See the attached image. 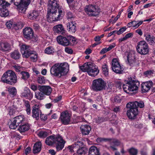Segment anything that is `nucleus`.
<instances>
[{
	"label": "nucleus",
	"instance_id": "nucleus-1",
	"mask_svg": "<svg viewBox=\"0 0 155 155\" xmlns=\"http://www.w3.org/2000/svg\"><path fill=\"white\" fill-rule=\"evenodd\" d=\"M64 15V10L60 5L58 0H49L47 17L48 22L59 21Z\"/></svg>",
	"mask_w": 155,
	"mask_h": 155
},
{
	"label": "nucleus",
	"instance_id": "nucleus-2",
	"mask_svg": "<svg viewBox=\"0 0 155 155\" xmlns=\"http://www.w3.org/2000/svg\"><path fill=\"white\" fill-rule=\"evenodd\" d=\"M69 70V65L66 62L54 64L50 69V73L53 76L61 78L66 75Z\"/></svg>",
	"mask_w": 155,
	"mask_h": 155
},
{
	"label": "nucleus",
	"instance_id": "nucleus-3",
	"mask_svg": "<svg viewBox=\"0 0 155 155\" xmlns=\"http://www.w3.org/2000/svg\"><path fill=\"white\" fill-rule=\"evenodd\" d=\"M31 47L25 44L23 45L21 47V52L23 57L28 58L30 57L31 60L33 62L37 60L38 55L36 53L31 50Z\"/></svg>",
	"mask_w": 155,
	"mask_h": 155
},
{
	"label": "nucleus",
	"instance_id": "nucleus-4",
	"mask_svg": "<svg viewBox=\"0 0 155 155\" xmlns=\"http://www.w3.org/2000/svg\"><path fill=\"white\" fill-rule=\"evenodd\" d=\"M1 80L4 83L12 85L16 83L17 77L14 72L12 70H8L3 74Z\"/></svg>",
	"mask_w": 155,
	"mask_h": 155
},
{
	"label": "nucleus",
	"instance_id": "nucleus-5",
	"mask_svg": "<svg viewBox=\"0 0 155 155\" xmlns=\"http://www.w3.org/2000/svg\"><path fill=\"white\" fill-rule=\"evenodd\" d=\"M76 40L75 37L71 35L64 37L60 35L57 38L58 43L63 46L73 45L76 43Z\"/></svg>",
	"mask_w": 155,
	"mask_h": 155
},
{
	"label": "nucleus",
	"instance_id": "nucleus-6",
	"mask_svg": "<svg viewBox=\"0 0 155 155\" xmlns=\"http://www.w3.org/2000/svg\"><path fill=\"white\" fill-rule=\"evenodd\" d=\"M139 85L140 83L138 81L132 80L126 81L124 84L123 87L125 92L129 93L130 92L137 90Z\"/></svg>",
	"mask_w": 155,
	"mask_h": 155
},
{
	"label": "nucleus",
	"instance_id": "nucleus-7",
	"mask_svg": "<svg viewBox=\"0 0 155 155\" xmlns=\"http://www.w3.org/2000/svg\"><path fill=\"white\" fill-rule=\"evenodd\" d=\"M84 144L82 142L78 141L75 142L74 144L68 147V148L70 151L72 152L74 150L77 151V153L78 154H85L87 151L86 147H84Z\"/></svg>",
	"mask_w": 155,
	"mask_h": 155
},
{
	"label": "nucleus",
	"instance_id": "nucleus-8",
	"mask_svg": "<svg viewBox=\"0 0 155 155\" xmlns=\"http://www.w3.org/2000/svg\"><path fill=\"white\" fill-rule=\"evenodd\" d=\"M127 107L129 109L127 112V114L128 118L131 119H135L138 114V109L135 107V104L130 102L127 104Z\"/></svg>",
	"mask_w": 155,
	"mask_h": 155
},
{
	"label": "nucleus",
	"instance_id": "nucleus-9",
	"mask_svg": "<svg viewBox=\"0 0 155 155\" xmlns=\"http://www.w3.org/2000/svg\"><path fill=\"white\" fill-rule=\"evenodd\" d=\"M137 52L141 55H145L148 54L149 48L148 44L144 40L139 41L136 47Z\"/></svg>",
	"mask_w": 155,
	"mask_h": 155
},
{
	"label": "nucleus",
	"instance_id": "nucleus-10",
	"mask_svg": "<svg viewBox=\"0 0 155 155\" xmlns=\"http://www.w3.org/2000/svg\"><path fill=\"white\" fill-rule=\"evenodd\" d=\"M106 83L101 78L95 79L93 81L91 88L93 91H98L106 89Z\"/></svg>",
	"mask_w": 155,
	"mask_h": 155
},
{
	"label": "nucleus",
	"instance_id": "nucleus-11",
	"mask_svg": "<svg viewBox=\"0 0 155 155\" xmlns=\"http://www.w3.org/2000/svg\"><path fill=\"white\" fill-rule=\"evenodd\" d=\"M30 2V0H14V3L19 12L24 13Z\"/></svg>",
	"mask_w": 155,
	"mask_h": 155
},
{
	"label": "nucleus",
	"instance_id": "nucleus-12",
	"mask_svg": "<svg viewBox=\"0 0 155 155\" xmlns=\"http://www.w3.org/2000/svg\"><path fill=\"white\" fill-rule=\"evenodd\" d=\"M84 11L88 15L91 16H96L99 13L97 7L93 4L86 5L85 7Z\"/></svg>",
	"mask_w": 155,
	"mask_h": 155
},
{
	"label": "nucleus",
	"instance_id": "nucleus-13",
	"mask_svg": "<svg viewBox=\"0 0 155 155\" xmlns=\"http://www.w3.org/2000/svg\"><path fill=\"white\" fill-rule=\"evenodd\" d=\"M111 68L113 71L117 74H122L124 72L123 66L121 65L118 60L116 58L112 60Z\"/></svg>",
	"mask_w": 155,
	"mask_h": 155
},
{
	"label": "nucleus",
	"instance_id": "nucleus-14",
	"mask_svg": "<svg viewBox=\"0 0 155 155\" xmlns=\"http://www.w3.org/2000/svg\"><path fill=\"white\" fill-rule=\"evenodd\" d=\"M54 143L56 148L58 151L61 150L64 147L65 142L63 140L61 136L59 135H55Z\"/></svg>",
	"mask_w": 155,
	"mask_h": 155
},
{
	"label": "nucleus",
	"instance_id": "nucleus-15",
	"mask_svg": "<svg viewBox=\"0 0 155 155\" xmlns=\"http://www.w3.org/2000/svg\"><path fill=\"white\" fill-rule=\"evenodd\" d=\"M10 4L7 2H0V15L1 16L6 17L8 15V12L6 8Z\"/></svg>",
	"mask_w": 155,
	"mask_h": 155
},
{
	"label": "nucleus",
	"instance_id": "nucleus-16",
	"mask_svg": "<svg viewBox=\"0 0 155 155\" xmlns=\"http://www.w3.org/2000/svg\"><path fill=\"white\" fill-rule=\"evenodd\" d=\"M70 115L68 112L66 111L61 113L60 118L63 124L67 125L70 123Z\"/></svg>",
	"mask_w": 155,
	"mask_h": 155
},
{
	"label": "nucleus",
	"instance_id": "nucleus-17",
	"mask_svg": "<svg viewBox=\"0 0 155 155\" xmlns=\"http://www.w3.org/2000/svg\"><path fill=\"white\" fill-rule=\"evenodd\" d=\"M99 72L98 67L91 63L87 71L88 74L92 77H95L98 74Z\"/></svg>",
	"mask_w": 155,
	"mask_h": 155
},
{
	"label": "nucleus",
	"instance_id": "nucleus-18",
	"mask_svg": "<svg viewBox=\"0 0 155 155\" xmlns=\"http://www.w3.org/2000/svg\"><path fill=\"white\" fill-rule=\"evenodd\" d=\"M38 89L39 91L43 92L44 95L49 96L51 93L52 88L49 86L38 85Z\"/></svg>",
	"mask_w": 155,
	"mask_h": 155
},
{
	"label": "nucleus",
	"instance_id": "nucleus-19",
	"mask_svg": "<svg viewBox=\"0 0 155 155\" xmlns=\"http://www.w3.org/2000/svg\"><path fill=\"white\" fill-rule=\"evenodd\" d=\"M41 113V112L39 109V105L37 104H35L32 108V117L36 120H38L39 115Z\"/></svg>",
	"mask_w": 155,
	"mask_h": 155
},
{
	"label": "nucleus",
	"instance_id": "nucleus-20",
	"mask_svg": "<svg viewBox=\"0 0 155 155\" xmlns=\"http://www.w3.org/2000/svg\"><path fill=\"white\" fill-rule=\"evenodd\" d=\"M54 33L59 35H64L65 34L66 31L63 25L61 24L54 26L53 28Z\"/></svg>",
	"mask_w": 155,
	"mask_h": 155
},
{
	"label": "nucleus",
	"instance_id": "nucleus-21",
	"mask_svg": "<svg viewBox=\"0 0 155 155\" xmlns=\"http://www.w3.org/2000/svg\"><path fill=\"white\" fill-rule=\"evenodd\" d=\"M153 83L152 81H149L143 82L141 84V90L143 92H147L153 86Z\"/></svg>",
	"mask_w": 155,
	"mask_h": 155
},
{
	"label": "nucleus",
	"instance_id": "nucleus-22",
	"mask_svg": "<svg viewBox=\"0 0 155 155\" xmlns=\"http://www.w3.org/2000/svg\"><path fill=\"white\" fill-rule=\"evenodd\" d=\"M21 96L22 97L31 100L33 98V94L31 93L30 90L26 87L25 88L24 92L21 94Z\"/></svg>",
	"mask_w": 155,
	"mask_h": 155
},
{
	"label": "nucleus",
	"instance_id": "nucleus-23",
	"mask_svg": "<svg viewBox=\"0 0 155 155\" xmlns=\"http://www.w3.org/2000/svg\"><path fill=\"white\" fill-rule=\"evenodd\" d=\"M23 35L24 37L27 39L31 38L33 35V32L32 29L30 28H26L23 30Z\"/></svg>",
	"mask_w": 155,
	"mask_h": 155
},
{
	"label": "nucleus",
	"instance_id": "nucleus-24",
	"mask_svg": "<svg viewBox=\"0 0 155 155\" xmlns=\"http://www.w3.org/2000/svg\"><path fill=\"white\" fill-rule=\"evenodd\" d=\"M67 29L71 33H74L76 31V24L73 21L68 22L67 24Z\"/></svg>",
	"mask_w": 155,
	"mask_h": 155
},
{
	"label": "nucleus",
	"instance_id": "nucleus-25",
	"mask_svg": "<svg viewBox=\"0 0 155 155\" xmlns=\"http://www.w3.org/2000/svg\"><path fill=\"white\" fill-rule=\"evenodd\" d=\"M146 40L151 45H153L155 43V38L153 36H151L150 34L147 33L144 35Z\"/></svg>",
	"mask_w": 155,
	"mask_h": 155
},
{
	"label": "nucleus",
	"instance_id": "nucleus-26",
	"mask_svg": "<svg viewBox=\"0 0 155 155\" xmlns=\"http://www.w3.org/2000/svg\"><path fill=\"white\" fill-rule=\"evenodd\" d=\"M9 56L12 59L17 60L20 59L21 54L18 50H15L9 53Z\"/></svg>",
	"mask_w": 155,
	"mask_h": 155
},
{
	"label": "nucleus",
	"instance_id": "nucleus-27",
	"mask_svg": "<svg viewBox=\"0 0 155 155\" xmlns=\"http://www.w3.org/2000/svg\"><path fill=\"white\" fill-rule=\"evenodd\" d=\"M30 125L27 123L23 124L19 126L18 130L20 133L25 132L28 130L30 128Z\"/></svg>",
	"mask_w": 155,
	"mask_h": 155
},
{
	"label": "nucleus",
	"instance_id": "nucleus-28",
	"mask_svg": "<svg viewBox=\"0 0 155 155\" xmlns=\"http://www.w3.org/2000/svg\"><path fill=\"white\" fill-rule=\"evenodd\" d=\"M134 55L129 53L128 55L127 60L129 64L131 66H134L136 64V59Z\"/></svg>",
	"mask_w": 155,
	"mask_h": 155
},
{
	"label": "nucleus",
	"instance_id": "nucleus-29",
	"mask_svg": "<svg viewBox=\"0 0 155 155\" xmlns=\"http://www.w3.org/2000/svg\"><path fill=\"white\" fill-rule=\"evenodd\" d=\"M80 128L82 134L84 135H88L91 129V127L87 125H81Z\"/></svg>",
	"mask_w": 155,
	"mask_h": 155
},
{
	"label": "nucleus",
	"instance_id": "nucleus-30",
	"mask_svg": "<svg viewBox=\"0 0 155 155\" xmlns=\"http://www.w3.org/2000/svg\"><path fill=\"white\" fill-rule=\"evenodd\" d=\"M88 155H100L98 149L94 146H91L89 149Z\"/></svg>",
	"mask_w": 155,
	"mask_h": 155
},
{
	"label": "nucleus",
	"instance_id": "nucleus-31",
	"mask_svg": "<svg viewBox=\"0 0 155 155\" xmlns=\"http://www.w3.org/2000/svg\"><path fill=\"white\" fill-rule=\"evenodd\" d=\"M14 121L17 123L18 125L20 124H23L25 121V118L24 115H19L14 118Z\"/></svg>",
	"mask_w": 155,
	"mask_h": 155
},
{
	"label": "nucleus",
	"instance_id": "nucleus-32",
	"mask_svg": "<svg viewBox=\"0 0 155 155\" xmlns=\"http://www.w3.org/2000/svg\"><path fill=\"white\" fill-rule=\"evenodd\" d=\"M41 143L40 142H36L33 147V152L36 153L40 152L41 149Z\"/></svg>",
	"mask_w": 155,
	"mask_h": 155
},
{
	"label": "nucleus",
	"instance_id": "nucleus-33",
	"mask_svg": "<svg viewBox=\"0 0 155 155\" xmlns=\"http://www.w3.org/2000/svg\"><path fill=\"white\" fill-rule=\"evenodd\" d=\"M10 49L9 44L5 43H0V50L3 52L8 51Z\"/></svg>",
	"mask_w": 155,
	"mask_h": 155
},
{
	"label": "nucleus",
	"instance_id": "nucleus-34",
	"mask_svg": "<svg viewBox=\"0 0 155 155\" xmlns=\"http://www.w3.org/2000/svg\"><path fill=\"white\" fill-rule=\"evenodd\" d=\"M54 136H50L47 137L45 140L46 143L48 145H51L54 143Z\"/></svg>",
	"mask_w": 155,
	"mask_h": 155
},
{
	"label": "nucleus",
	"instance_id": "nucleus-35",
	"mask_svg": "<svg viewBox=\"0 0 155 155\" xmlns=\"http://www.w3.org/2000/svg\"><path fill=\"white\" fill-rule=\"evenodd\" d=\"M38 15V13L37 11H33L32 12L29 13L28 17L31 19L35 20Z\"/></svg>",
	"mask_w": 155,
	"mask_h": 155
},
{
	"label": "nucleus",
	"instance_id": "nucleus-36",
	"mask_svg": "<svg viewBox=\"0 0 155 155\" xmlns=\"http://www.w3.org/2000/svg\"><path fill=\"white\" fill-rule=\"evenodd\" d=\"M5 25L8 28H14L15 30H17L18 29L17 25L12 21H9L7 22Z\"/></svg>",
	"mask_w": 155,
	"mask_h": 155
},
{
	"label": "nucleus",
	"instance_id": "nucleus-37",
	"mask_svg": "<svg viewBox=\"0 0 155 155\" xmlns=\"http://www.w3.org/2000/svg\"><path fill=\"white\" fill-rule=\"evenodd\" d=\"M35 97L36 98L39 100H42L45 97V95L43 92L37 91L35 93Z\"/></svg>",
	"mask_w": 155,
	"mask_h": 155
},
{
	"label": "nucleus",
	"instance_id": "nucleus-38",
	"mask_svg": "<svg viewBox=\"0 0 155 155\" xmlns=\"http://www.w3.org/2000/svg\"><path fill=\"white\" fill-rule=\"evenodd\" d=\"M24 101V105L25 107V110L26 111L27 113V114L30 115L31 114V110L29 102L27 101Z\"/></svg>",
	"mask_w": 155,
	"mask_h": 155
},
{
	"label": "nucleus",
	"instance_id": "nucleus-39",
	"mask_svg": "<svg viewBox=\"0 0 155 155\" xmlns=\"http://www.w3.org/2000/svg\"><path fill=\"white\" fill-rule=\"evenodd\" d=\"M54 49L53 47L49 46L45 49V52L48 54H53L54 52Z\"/></svg>",
	"mask_w": 155,
	"mask_h": 155
},
{
	"label": "nucleus",
	"instance_id": "nucleus-40",
	"mask_svg": "<svg viewBox=\"0 0 155 155\" xmlns=\"http://www.w3.org/2000/svg\"><path fill=\"white\" fill-rule=\"evenodd\" d=\"M91 63H88L87 64H84L83 65L80 66L79 68L83 72H87L89 69Z\"/></svg>",
	"mask_w": 155,
	"mask_h": 155
},
{
	"label": "nucleus",
	"instance_id": "nucleus-41",
	"mask_svg": "<svg viewBox=\"0 0 155 155\" xmlns=\"http://www.w3.org/2000/svg\"><path fill=\"white\" fill-rule=\"evenodd\" d=\"M20 74L22 75L21 78L25 81L27 80L30 77V74L28 72L23 71L21 72Z\"/></svg>",
	"mask_w": 155,
	"mask_h": 155
},
{
	"label": "nucleus",
	"instance_id": "nucleus-42",
	"mask_svg": "<svg viewBox=\"0 0 155 155\" xmlns=\"http://www.w3.org/2000/svg\"><path fill=\"white\" fill-rule=\"evenodd\" d=\"M133 34L132 33H129L127 34L125 37L123 38H120L119 39V42H121L122 41L127 39L128 38L132 37L133 36Z\"/></svg>",
	"mask_w": 155,
	"mask_h": 155
},
{
	"label": "nucleus",
	"instance_id": "nucleus-43",
	"mask_svg": "<svg viewBox=\"0 0 155 155\" xmlns=\"http://www.w3.org/2000/svg\"><path fill=\"white\" fill-rule=\"evenodd\" d=\"M132 104H135V107H139L140 108H142L144 107V104L143 101H140L138 102L137 101H135L134 102H131Z\"/></svg>",
	"mask_w": 155,
	"mask_h": 155
},
{
	"label": "nucleus",
	"instance_id": "nucleus-44",
	"mask_svg": "<svg viewBox=\"0 0 155 155\" xmlns=\"http://www.w3.org/2000/svg\"><path fill=\"white\" fill-rule=\"evenodd\" d=\"M144 75L149 78L155 75L154 73V71L152 70H149L145 71L144 73Z\"/></svg>",
	"mask_w": 155,
	"mask_h": 155
},
{
	"label": "nucleus",
	"instance_id": "nucleus-45",
	"mask_svg": "<svg viewBox=\"0 0 155 155\" xmlns=\"http://www.w3.org/2000/svg\"><path fill=\"white\" fill-rule=\"evenodd\" d=\"M143 21H132L133 27L135 28H138L143 23Z\"/></svg>",
	"mask_w": 155,
	"mask_h": 155
},
{
	"label": "nucleus",
	"instance_id": "nucleus-46",
	"mask_svg": "<svg viewBox=\"0 0 155 155\" xmlns=\"http://www.w3.org/2000/svg\"><path fill=\"white\" fill-rule=\"evenodd\" d=\"M8 91L10 94L14 97L15 96L17 93L15 87H12L8 88Z\"/></svg>",
	"mask_w": 155,
	"mask_h": 155
},
{
	"label": "nucleus",
	"instance_id": "nucleus-47",
	"mask_svg": "<svg viewBox=\"0 0 155 155\" xmlns=\"http://www.w3.org/2000/svg\"><path fill=\"white\" fill-rule=\"evenodd\" d=\"M109 142L111 145H114L115 146H118L120 144V142L118 140L115 139H110Z\"/></svg>",
	"mask_w": 155,
	"mask_h": 155
},
{
	"label": "nucleus",
	"instance_id": "nucleus-48",
	"mask_svg": "<svg viewBox=\"0 0 155 155\" xmlns=\"http://www.w3.org/2000/svg\"><path fill=\"white\" fill-rule=\"evenodd\" d=\"M103 72L105 76H107L108 75V71L107 65L105 64L102 67Z\"/></svg>",
	"mask_w": 155,
	"mask_h": 155
},
{
	"label": "nucleus",
	"instance_id": "nucleus-49",
	"mask_svg": "<svg viewBox=\"0 0 155 155\" xmlns=\"http://www.w3.org/2000/svg\"><path fill=\"white\" fill-rule=\"evenodd\" d=\"M48 135V132L46 131H41L38 134V136L41 138H44L47 137Z\"/></svg>",
	"mask_w": 155,
	"mask_h": 155
},
{
	"label": "nucleus",
	"instance_id": "nucleus-50",
	"mask_svg": "<svg viewBox=\"0 0 155 155\" xmlns=\"http://www.w3.org/2000/svg\"><path fill=\"white\" fill-rule=\"evenodd\" d=\"M13 67L14 68V69L17 72H22L23 70V68L17 65H15L13 66Z\"/></svg>",
	"mask_w": 155,
	"mask_h": 155
},
{
	"label": "nucleus",
	"instance_id": "nucleus-51",
	"mask_svg": "<svg viewBox=\"0 0 155 155\" xmlns=\"http://www.w3.org/2000/svg\"><path fill=\"white\" fill-rule=\"evenodd\" d=\"M18 125L17 124V123L14 121L13 119L12 121L11 122V124L9 125V127L10 129H15Z\"/></svg>",
	"mask_w": 155,
	"mask_h": 155
},
{
	"label": "nucleus",
	"instance_id": "nucleus-52",
	"mask_svg": "<svg viewBox=\"0 0 155 155\" xmlns=\"http://www.w3.org/2000/svg\"><path fill=\"white\" fill-rule=\"evenodd\" d=\"M129 152L130 155H137V150L134 148H132L129 149Z\"/></svg>",
	"mask_w": 155,
	"mask_h": 155
},
{
	"label": "nucleus",
	"instance_id": "nucleus-53",
	"mask_svg": "<svg viewBox=\"0 0 155 155\" xmlns=\"http://www.w3.org/2000/svg\"><path fill=\"white\" fill-rule=\"evenodd\" d=\"M38 83L40 84H44L45 83V80L44 77L41 76L39 77L37 79Z\"/></svg>",
	"mask_w": 155,
	"mask_h": 155
},
{
	"label": "nucleus",
	"instance_id": "nucleus-54",
	"mask_svg": "<svg viewBox=\"0 0 155 155\" xmlns=\"http://www.w3.org/2000/svg\"><path fill=\"white\" fill-rule=\"evenodd\" d=\"M110 140V138H105L100 137L97 138L96 139V141L98 143H100L103 142L109 141Z\"/></svg>",
	"mask_w": 155,
	"mask_h": 155
},
{
	"label": "nucleus",
	"instance_id": "nucleus-55",
	"mask_svg": "<svg viewBox=\"0 0 155 155\" xmlns=\"http://www.w3.org/2000/svg\"><path fill=\"white\" fill-rule=\"evenodd\" d=\"M64 51L70 54H72L73 52L72 49L71 48L68 47H66L65 48Z\"/></svg>",
	"mask_w": 155,
	"mask_h": 155
},
{
	"label": "nucleus",
	"instance_id": "nucleus-56",
	"mask_svg": "<svg viewBox=\"0 0 155 155\" xmlns=\"http://www.w3.org/2000/svg\"><path fill=\"white\" fill-rule=\"evenodd\" d=\"M113 102L116 103H118L120 102L121 100L120 98L118 96H115L113 100Z\"/></svg>",
	"mask_w": 155,
	"mask_h": 155
},
{
	"label": "nucleus",
	"instance_id": "nucleus-57",
	"mask_svg": "<svg viewBox=\"0 0 155 155\" xmlns=\"http://www.w3.org/2000/svg\"><path fill=\"white\" fill-rule=\"evenodd\" d=\"M126 30V28L125 27H123L120 28L118 31H116L117 34L118 35H120L124 32Z\"/></svg>",
	"mask_w": 155,
	"mask_h": 155
},
{
	"label": "nucleus",
	"instance_id": "nucleus-58",
	"mask_svg": "<svg viewBox=\"0 0 155 155\" xmlns=\"http://www.w3.org/2000/svg\"><path fill=\"white\" fill-rule=\"evenodd\" d=\"M113 85L112 83L110 82L108 84V87H106L107 90H108V91H110V90H111L113 87Z\"/></svg>",
	"mask_w": 155,
	"mask_h": 155
},
{
	"label": "nucleus",
	"instance_id": "nucleus-59",
	"mask_svg": "<svg viewBox=\"0 0 155 155\" xmlns=\"http://www.w3.org/2000/svg\"><path fill=\"white\" fill-rule=\"evenodd\" d=\"M67 17L68 19H71L73 18V15L71 12H68L67 14Z\"/></svg>",
	"mask_w": 155,
	"mask_h": 155
},
{
	"label": "nucleus",
	"instance_id": "nucleus-60",
	"mask_svg": "<svg viewBox=\"0 0 155 155\" xmlns=\"http://www.w3.org/2000/svg\"><path fill=\"white\" fill-rule=\"evenodd\" d=\"M96 100L97 101L99 102V103H100V104H101L103 100L102 97L101 96L99 95L97 97Z\"/></svg>",
	"mask_w": 155,
	"mask_h": 155
},
{
	"label": "nucleus",
	"instance_id": "nucleus-61",
	"mask_svg": "<svg viewBox=\"0 0 155 155\" xmlns=\"http://www.w3.org/2000/svg\"><path fill=\"white\" fill-rule=\"evenodd\" d=\"M40 117L41 120L44 121L46 120L47 119V117L46 115L42 114L41 113L40 115Z\"/></svg>",
	"mask_w": 155,
	"mask_h": 155
},
{
	"label": "nucleus",
	"instance_id": "nucleus-62",
	"mask_svg": "<svg viewBox=\"0 0 155 155\" xmlns=\"http://www.w3.org/2000/svg\"><path fill=\"white\" fill-rule=\"evenodd\" d=\"M108 51L107 48H103L100 52V54H103Z\"/></svg>",
	"mask_w": 155,
	"mask_h": 155
},
{
	"label": "nucleus",
	"instance_id": "nucleus-63",
	"mask_svg": "<svg viewBox=\"0 0 155 155\" xmlns=\"http://www.w3.org/2000/svg\"><path fill=\"white\" fill-rule=\"evenodd\" d=\"M31 88L33 91H37L38 88V87L34 84H31Z\"/></svg>",
	"mask_w": 155,
	"mask_h": 155
},
{
	"label": "nucleus",
	"instance_id": "nucleus-64",
	"mask_svg": "<svg viewBox=\"0 0 155 155\" xmlns=\"http://www.w3.org/2000/svg\"><path fill=\"white\" fill-rule=\"evenodd\" d=\"M115 46V43H113L112 45H110L109 47L107 48L108 51H110L113 48H114Z\"/></svg>",
	"mask_w": 155,
	"mask_h": 155
}]
</instances>
